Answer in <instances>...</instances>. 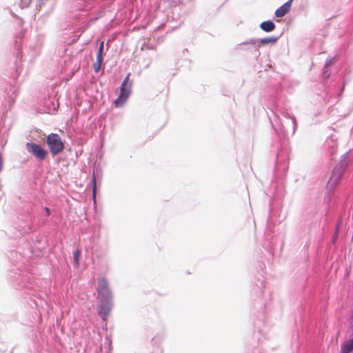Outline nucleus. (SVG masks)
Listing matches in <instances>:
<instances>
[{"label": "nucleus", "mask_w": 353, "mask_h": 353, "mask_svg": "<svg viewBox=\"0 0 353 353\" xmlns=\"http://www.w3.org/2000/svg\"><path fill=\"white\" fill-rule=\"evenodd\" d=\"M97 291L99 314L103 321H105L113 306V294L105 277L98 279Z\"/></svg>", "instance_id": "obj_1"}, {"label": "nucleus", "mask_w": 353, "mask_h": 353, "mask_svg": "<svg viewBox=\"0 0 353 353\" xmlns=\"http://www.w3.org/2000/svg\"><path fill=\"white\" fill-rule=\"evenodd\" d=\"M285 120L281 121L280 124H276V121L274 123L272 122V126L278 135L280 137H285L288 134L292 136L294 134L297 124L295 117H291L287 112L282 113Z\"/></svg>", "instance_id": "obj_2"}, {"label": "nucleus", "mask_w": 353, "mask_h": 353, "mask_svg": "<svg viewBox=\"0 0 353 353\" xmlns=\"http://www.w3.org/2000/svg\"><path fill=\"white\" fill-rule=\"evenodd\" d=\"M348 152L344 154L341 157L340 163L334 167L332 171V174L330 177L327 184V189L329 191H332L336 185L337 183L341 180L343 173L347 166V162L345 161Z\"/></svg>", "instance_id": "obj_3"}, {"label": "nucleus", "mask_w": 353, "mask_h": 353, "mask_svg": "<svg viewBox=\"0 0 353 353\" xmlns=\"http://www.w3.org/2000/svg\"><path fill=\"white\" fill-rule=\"evenodd\" d=\"M130 76V74H128V75L124 78L121 83L120 88V94L114 101V105L117 108L121 107L125 103V101H127L128 98L130 96L131 85H128Z\"/></svg>", "instance_id": "obj_4"}, {"label": "nucleus", "mask_w": 353, "mask_h": 353, "mask_svg": "<svg viewBox=\"0 0 353 353\" xmlns=\"http://www.w3.org/2000/svg\"><path fill=\"white\" fill-rule=\"evenodd\" d=\"M46 142L53 156L59 154L64 148L63 143L57 134L52 133L49 134L47 137Z\"/></svg>", "instance_id": "obj_5"}, {"label": "nucleus", "mask_w": 353, "mask_h": 353, "mask_svg": "<svg viewBox=\"0 0 353 353\" xmlns=\"http://www.w3.org/2000/svg\"><path fill=\"white\" fill-rule=\"evenodd\" d=\"M27 277L25 275L19 276L17 277L13 282L14 287L17 290H26V292L28 294H30L34 296H37L36 289L34 285L30 282L26 281Z\"/></svg>", "instance_id": "obj_6"}, {"label": "nucleus", "mask_w": 353, "mask_h": 353, "mask_svg": "<svg viewBox=\"0 0 353 353\" xmlns=\"http://www.w3.org/2000/svg\"><path fill=\"white\" fill-rule=\"evenodd\" d=\"M236 48L242 51L248 52L256 57H259L261 54L259 44L255 38L250 39L245 42L238 44Z\"/></svg>", "instance_id": "obj_7"}, {"label": "nucleus", "mask_w": 353, "mask_h": 353, "mask_svg": "<svg viewBox=\"0 0 353 353\" xmlns=\"http://www.w3.org/2000/svg\"><path fill=\"white\" fill-rule=\"evenodd\" d=\"M26 148L29 153L32 154L37 160L40 161H43L48 154L46 150L35 143H27L26 145Z\"/></svg>", "instance_id": "obj_8"}, {"label": "nucleus", "mask_w": 353, "mask_h": 353, "mask_svg": "<svg viewBox=\"0 0 353 353\" xmlns=\"http://www.w3.org/2000/svg\"><path fill=\"white\" fill-rule=\"evenodd\" d=\"M103 41H101L98 49L97 54V61L94 64V70L96 72H98L103 61Z\"/></svg>", "instance_id": "obj_9"}, {"label": "nucleus", "mask_w": 353, "mask_h": 353, "mask_svg": "<svg viewBox=\"0 0 353 353\" xmlns=\"http://www.w3.org/2000/svg\"><path fill=\"white\" fill-rule=\"evenodd\" d=\"M292 1L293 0H288L281 6L278 8L275 11V16L276 17H284L290 11Z\"/></svg>", "instance_id": "obj_10"}, {"label": "nucleus", "mask_w": 353, "mask_h": 353, "mask_svg": "<svg viewBox=\"0 0 353 353\" xmlns=\"http://www.w3.org/2000/svg\"><path fill=\"white\" fill-rule=\"evenodd\" d=\"M257 43L259 44V48L262 46L273 44L276 43L278 40V37H268L262 39H256Z\"/></svg>", "instance_id": "obj_11"}, {"label": "nucleus", "mask_w": 353, "mask_h": 353, "mask_svg": "<svg viewBox=\"0 0 353 353\" xmlns=\"http://www.w3.org/2000/svg\"><path fill=\"white\" fill-rule=\"evenodd\" d=\"M353 350V337L343 342L341 345V353H350Z\"/></svg>", "instance_id": "obj_12"}, {"label": "nucleus", "mask_w": 353, "mask_h": 353, "mask_svg": "<svg viewBox=\"0 0 353 353\" xmlns=\"http://www.w3.org/2000/svg\"><path fill=\"white\" fill-rule=\"evenodd\" d=\"M259 27L264 32H270L275 29L276 26L274 22L269 20V21H263L262 23H261Z\"/></svg>", "instance_id": "obj_13"}, {"label": "nucleus", "mask_w": 353, "mask_h": 353, "mask_svg": "<svg viewBox=\"0 0 353 353\" xmlns=\"http://www.w3.org/2000/svg\"><path fill=\"white\" fill-rule=\"evenodd\" d=\"M162 341V337L161 336H155L151 341L152 345L154 346V353H163V349L159 346V344Z\"/></svg>", "instance_id": "obj_14"}, {"label": "nucleus", "mask_w": 353, "mask_h": 353, "mask_svg": "<svg viewBox=\"0 0 353 353\" xmlns=\"http://www.w3.org/2000/svg\"><path fill=\"white\" fill-rule=\"evenodd\" d=\"M17 94V88L16 85H10V90L7 93V95L9 98V103L10 105L14 102V97Z\"/></svg>", "instance_id": "obj_15"}, {"label": "nucleus", "mask_w": 353, "mask_h": 353, "mask_svg": "<svg viewBox=\"0 0 353 353\" xmlns=\"http://www.w3.org/2000/svg\"><path fill=\"white\" fill-rule=\"evenodd\" d=\"M92 198H93L94 201H95L96 193H97V182H96V177H95L94 172H93V174H92Z\"/></svg>", "instance_id": "obj_16"}, {"label": "nucleus", "mask_w": 353, "mask_h": 353, "mask_svg": "<svg viewBox=\"0 0 353 353\" xmlns=\"http://www.w3.org/2000/svg\"><path fill=\"white\" fill-rule=\"evenodd\" d=\"M32 0H20L19 6L21 8H28Z\"/></svg>", "instance_id": "obj_17"}, {"label": "nucleus", "mask_w": 353, "mask_h": 353, "mask_svg": "<svg viewBox=\"0 0 353 353\" xmlns=\"http://www.w3.org/2000/svg\"><path fill=\"white\" fill-rule=\"evenodd\" d=\"M81 254V252L80 250H77L74 254H73V258H74V261L75 262V263L77 264V265H79V256Z\"/></svg>", "instance_id": "obj_18"}, {"label": "nucleus", "mask_w": 353, "mask_h": 353, "mask_svg": "<svg viewBox=\"0 0 353 353\" xmlns=\"http://www.w3.org/2000/svg\"><path fill=\"white\" fill-rule=\"evenodd\" d=\"M326 143H327V145L328 146H330V147H331L330 152H331L332 154H333V153L335 152V150H335V145H334V143L333 141H332V140H327V141H326Z\"/></svg>", "instance_id": "obj_19"}, {"label": "nucleus", "mask_w": 353, "mask_h": 353, "mask_svg": "<svg viewBox=\"0 0 353 353\" xmlns=\"http://www.w3.org/2000/svg\"><path fill=\"white\" fill-rule=\"evenodd\" d=\"M332 63H333V60L332 58L327 59V60L325 63V65H324L325 69L327 68Z\"/></svg>", "instance_id": "obj_20"}, {"label": "nucleus", "mask_w": 353, "mask_h": 353, "mask_svg": "<svg viewBox=\"0 0 353 353\" xmlns=\"http://www.w3.org/2000/svg\"><path fill=\"white\" fill-rule=\"evenodd\" d=\"M323 76L324 78H328L330 77V74L328 73L327 68L325 69V68H323Z\"/></svg>", "instance_id": "obj_21"}, {"label": "nucleus", "mask_w": 353, "mask_h": 353, "mask_svg": "<svg viewBox=\"0 0 353 353\" xmlns=\"http://www.w3.org/2000/svg\"><path fill=\"white\" fill-rule=\"evenodd\" d=\"M44 210L46 212V216H50V210L48 208L46 207V208H44Z\"/></svg>", "instance_id": "obj_22"}, {"label": "nucleus", "mask_w": 353, "mask_h": 353, "mask_svg": "<svg viewBox=\"0 0 353 353\" xmlns=\"http://www.w3.org/2000/svg\"><path fill=\"white\" fill-rule=\"evenodd\" d=\"M19 75V72L18 71V70H16V75L14 77V78H17V77Z\"/></svg>", "instance_id": "obj_23"}, {"label": "nucleus", "mask_w": 353, "mask_h": 353, "mask_svg": "<svg viewBox=\"0 0 353 353\" xmlns=\"http://www.w3.org/2000/svg\"><path fill=\"white\" fill-rule=\"evenodd\" d=\"M261 287H262V288H263V287H264V285H263V281H261Z\"/></svg>", "instance_id": "obj_24"}, {"label": "nucleus", "mask_w": 353, "mask_h": 353, "mask_svg": "<svg viewBox=\"0 0 353 353\" xmlns=\"http://www.w3.org/2000/svg\"><path fill=\"white\" fill-rule=\"evenodd\" d=\"M39 3H43V0H37Z\"/></svg>", "instance_id": "obj_25"}]
</instances>
